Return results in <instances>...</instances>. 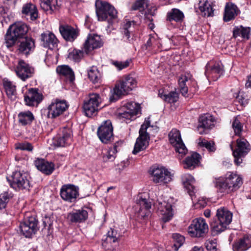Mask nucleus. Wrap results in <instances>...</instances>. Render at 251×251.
Instances as JSON below:
<instances>
[{
    "label": "nucleus",
    "instance_id": "obj_1",
    "mask_svg": "<svg viewBox=\"0 0 251 251\" xmlns=\"http://www.w3.org/2000/svg\"><path fill=\"white\" fill-rule=\"evenodd\" d=\"M29 27L22 22H17L10 25L5 35L4 44L7 48L12 47L16 41L27 36Z\"/></svg>",
    "mask_w": 251,
    "mask_h": 251
},
{
    "label": "nucleus",
    "instance_id": "obj_2",
    "mask_svg": "<svg viewBox=\"0 0 251 251\" xmlns=\"http://www.w3.org/2000/svg\"><path fill=\"white\" fill-rule=\"evenodd\" d=\"M243 184L241 176L233 172H227L221 180V193L228 194L236 191Z\"/></svg>",
    "mask_w": 251,
    "mask_h": 251
},
{
    "label": "nucleus",
    "instance_id": "obj_3",
    "mask_svg": "<svg viewBox=\"0 0 251 251\" xmlns=\"http://www.w3.org/2000/svg\"><path fill=\"white\" fill-rule=\"evenodd\" d=\"M137 81L135 78L127 75L125 78L115 85L112 96L110 98L111 101H115L123 95L127 94L136 87Z\"/></svg>",
    "mask_w": 251,
    "mask_h": 251
},
{
    "label": "nucleus",
    "instance_id": "obj_4",
    "mask_svg": "<svg viewBox=\"0 0 251 251\" xmlns=\"http://www.w3.org/2000/svg\"><path fill=\"white\" fill-rule=\"evenodd\" d=\"M96 12L99 21H103L117 18V12L115 8L106 2L97 0L95 3Z\"/></svg>",
    "mask_w": 251,
    "mask_h": 251
},
{
    "label": "nucleus",
    "instance_id": "obj_5",
    "mask_svg": "<svg viewBox=\"0 0 251 251\" xmlns=\"http://www.w3.org/2000/svg\"><path fill=\"white\" fill-rule=\"evenodd\" d=\"M150 126V121L146 120L139 130V136L136 140L132 153L136 154L146 149L149 145L150 136L147 130Z\"/></svg>",
    "mask_w": 251,
    "mask_h": 251
},
{
    "label": "nucleus",
    "instance_id": "obj_6",
    "mask_svg": "<svg viewBox=\"0 0 251 251\" xmlns=\"http://www.w3.org/2000/svg\"><path fill=\"white\" fill-rule=\"evenodd\" d=\"M149 173L155 183L164 184L172 180L173 175L163 167H152L150 169Z\"/></svg>",
    "mask_w": 251,
    "mask_h": 251
},
{
    "label": "nucleus",
    "instance_id": "obj_7",
    "mask_svg": "<svg viewBox=\"0 0 251 251\" xmlns=\"http://www.w3.org/2000/svg\"><path fill=\"white\" fill-rule=\"evenodd\" d=\"M11 187L16 189L28 190L30 188L29 181L27 178V175L20 171L13 172L10 178H7Z\"/></svg>",
    "mask_w": 251,
    "mask_h": 251
},
{
    "label": "nucleus",
    "instance_id": "obj_8",
    "mask_svg": "<svg viewBox=\"0 0 251 251\" xmlns=\"http://www.w3.org/2000/svg\"><path fill=\"white\" fill-rule=\"evenodd\" d=\"M97 134L101 142L108 144L114 139L113 127L110 120L103 122L99 127Z\"/></svg>",
    "mask_w": 251,
    "mask_h": 251
},
{
    "label": "nucleus",
    "instance_id": "obj_9",
    "mask_svg": "<svg viewBox=\"0 0 251 251\" xmlns=\"http://www.w3.org/2000/svg\"><path fill=\"white\" fill-rule=\"evenodd\" d=\"M208 231V226L201 218L194 220L188 227V232L193 237H202Z\"/></svg>",
    "mask_w": 251,
    "mask_h": 251
},
{
    "label": "nucleus",
    "instance_id": "obj_10",
    "mask_svg": "<svg viewBox=\"0 0 251 251\" xmlns=\"http://www.w3.org/2000/svg\"><path fill=\"white\" fill-rule=\"evenodd\" d=\"M100 102V98L97 94H92L87 100L84 102L83 108L85 115L91 117L95 115L98 110V106Z\"/></svg>",
    "mask_w": 251,
    "mask_h": 251
},
{
    "label": "nucleus",
    "instance_id": "obj_11",
    "mask_svg": "<svg viewBox=\"0 0 251 251\" xmlns=\"http://www.w3.org/2000/svg\"><path fill=\"white\" fill-rule=\"evenodd\" d=\"M170 143L175 147V151L181 156L185 155L187 152V149L183 143L180 133L176 129H173L169 133Z\"/></svg>",
    "mask_w": 251,
    "mask_h": 251
},
{
    "label": "nucleus",
    "instance_id": "obj_12",
    "mask_svg": "<svg viewBox=\"0 0 251 251\" xmlns=\"http://www.w3.org/2000/svg\"><path fill=\"white\" fill-rule=\"evenodd\" d=\"M22 233L26 238H30L39 229L38 221L35 217H29L20 225Z\"/></svg>",
    "mask_w": 251,
    "mask_h": 251
},
{
    "label": "nucleus",
    "instance_id": "obj_13",
    "mask_svg": "<svg viewBox=\"0 0 251 251\" xmlns=\"http://www.w3.org/2000/svg\"><path fill=\"white\" fill-rule=\"evenodd\" d=\"M68 106L65 100L56 99L52 102L48 107V115L51 118H54L62 114L67 109Z\"/></svg>",
    "mask_w": 251,
    "mask_h": 251
},
{
    "label": "nucleus",
    "instance_id": "obj_14",
    "mask_svg": "<svg viewBox=\"0 0 251 251\" xmlns=\"http://www.w3.org/2000/svg\"><path fill=\"white\" fill-rule=\"evenodd\" d=\"M60 195L63 200L74 202L79 196L78 188L71 184L64 185L61 188Z\"/></svg>",
    "mask_w": 251,
    "mask_h": 251
},
{
    "label": "nucleus",
    "instance_id": "obj_15",
    "mask_svg": "<svg viewBox=\"0 0 251 251\" xmlns=\"http://www.w3.org/2000/svg\"><path fill=\"white\" fill-rule=\"evenodd\" d=\"M15 71L18 76L23 81H25L32 76L34 69L24 60H20Z\"/></svg>",
    "mask_w": 251,
    "mask_h": 251
},
{
    "label": "nucleus",
    "instance_id": "obj_16",
    "mask_svg": "<svg viewBox=\"0 0 251 251\" xmlns=\"http://www.w3.org/2000/svg\"><path fill=\"white\" fill-rule=\"evenodd\" d=\"M43 96L38 92V89L30 88L25 95V101L28 106H37L43 100Z\"/></svg>",
    "mask_w": 251,
    "mask_h": 251
},
{
    "label": "nucleus",
    "instance_id": "obj_17",
    "mask_svg": "<svg viewBox=\"0 0 251 251\" xmlns=\"http://www.w3.org/2000/svg\"><path fill=\"white\" fill-rule=\"evenodd\" d=\"M102 42L100 36L98 35H89L84 44L85 52L88 54L90 51L101 47Z\"/></svg>",
    "mask_w": 251,
    "mask_h": 251
},
{
    "label": "nucleus",
    "instance_id": "obj_18",
    "mask_svg": "<svg viewBox=\"0 0 251 251\" xmlns=\"http://www.w3.org/2000/svg\"><path fill=\"white\" fill-rule=\"evenodd\" d=\"M41 41L44 47L50 50L56 48L58 43V41L55 35L48 31L41 34Z\"/></svg>",
    "mask_w": 251,
    "mask_h": 251
},
{
    "label": "nucleus",
    "instance_id": "obj_19",
    "mask_svg": "<svg viewBox=\"0 0 251 251\" xmlns=\"http://www.w3.org/2000/svg\"><path fill=\"white\" fill-rule=\"evenodd\" d=\"M240 13L239 9L235 4L227 2L224 9L223 20L225 22L233 20Z\"/></svg>",
    "mask_w": 251,
    "mask_h": 251
},
{
    "label": "nucleus",
    "instance_id": "obj_20",
    "mask_svg": "<svg viewBox=\"0 0 251 251\" xmlns=\"http://www.w3.org/2000/svg\"><path fill=\"white\" fill-rule=\"evenodd\" d=\"M233 151V154L235 156L246 155L250 151V145L247 140L244 138H239L236 140V148L233 150L232 146L230 145Z\"/></svg>",
    "mask_w": 251,
    "mask_h": 251
},
{
    "label": "nucleus",
    "instance_id": "obj_21",
    "mask_svg": "<svg viewBox=\"0 0 251 251\" xmlns=\"http://www.w3.org/2000/svg\"><path fill=\"white\" fill-rule=\"evenodd\" d=\"M17 41L20 43L18 50L23 54L27 55L34 49V40L31 37H26Z\"/></svg>",
    "mask_w": 251,
    "mask_h": 251
},
{
    "label": "nucleus",
    "instance_id": "obj_22",
    "mask_svg": "<svg viewBox=\"0 0 251 251\" xmlns=\"http://www.w3.org/2000/svg\"><path fill=\"white\" fill-rule=\"evenodd\" d=\"M72 140V131L68 127H64L61 134L57 138L55 145L57 147H65L71 143Z\"/></svg>",
    "mask_w": 251,
    "mask_h": 251
},
{
    "label": "nucleus",
    "instance_id": "obj_23",
    "mask_svg": "<svg viewBox=\"0 0 251 251\" xmlns=\"http://www.w3.org/2000/svg\"><path fill=\"white\" fill-rule=\"evenodd\" d=\"M140 110L139 105L134 102H129L127 104L126 110L120 114L123 118L130 120L134 116L137 115Z\"/></svg>",
    "mask_w": 251,
    "mask_h": 251
},
{
    "label": "nucleus",
    "instance_id": "obj_24",
    "mask_svg": "<svg viewBox=\"0 0 251 251\" xmlns=\"http://www.w3.org/2000/svg\"><path fill=\"white\" fill-rule=\"evenodd\" d=\"M88 218V212L81 209L70 212L67 216L68 220L72 223H81Z\"/></svg>",
    "mask_w": 251,
    "mask_h": 251
},
{
    "label": "nucleus",
    "instance_id": "obj_25",
    "mask_svg": "<svg viewBox=\"0 0 251 251\" xmlns=\"http://www.w3.org/2000/svg\"><path fill=\"white\" fill-rule=\"evenodd\" d=\"M35 165L38 170L46 175L51 174L54 169V164L43 159H38L35 161Z\"/></svg>",
    "mask_w": 251,
    "mask_h": 251
},
{
    "label": "nucleus",
    "instance_id": "obj_26",
    "mask_svg": "<svg viewBox=\"0 0 251 251\" xmlns=\"http://www.w3.org/2000/svg\"><path fill=\"white\" fill-rule=\"evenodd\" d=\"M251 247V237L245 236L235 241L233 245V251H246Z\"/></svg>",
    "mask_w": 251,
    "mask_h": 251
},
{
    "label": "nucleus",
    "instance_id": "obj_27",
    "mask_svg": "<svg viewBox=\"0 0 251 251\" xmlns=\"http://www.w3.org/2000/svg\"><path fill=\"white\" fill-rule=\"evenodd\" d=\"M59 31L62 37L67 41H73L77 36L75 29L68 25H61Z\"/></svg>",
    "mask_w": 251,
    "mask_h": 251
},
{
    "label": "nucleus",
    "instance_id": "obj_28",
    "mask_svg": "<svg viewBox=\"0 0 251 251\" xmlns=\"http://www.w3.org/2000/svg\"><path fill=\"white\" fill-rule=\"evenodd\" d=\"M214 120L211 116L203 115L199 118L198 129L200 134L205 133V130L208 129L213 126Z\"/></svg>",
    "mask_w": 251,
    "mask_h": 251
},
{
    "label": "nucleus",
    "instance_id": "obj_29",
    "mask_svg": "<svg viewBox=\"0 0 251 251\" xmlns=\"http://www.w3.org/2000/svg\"><path fill=\"white\" fill-rule=\"evenodd\" d=\"M232 219V214L230 211L225 208L221 209V232L228 228Z\"/></svg>",
    "mask_w": 251,
    "mask_h": 251
},
{
    "label": "nucleus",
    "instance_id": "obj_30",
    "mask_svg": "<svg viewBox=\"0 0 251 251\" xmlns=\"http://www.w3.org/2000/svg\"><path fill=\"white\" fill-rule=\"evenodd\" d=\"M40 2L41 8L50 14L58 10L61 4L58 0H40Z\"/></svg>",
    "mask_w": 251,
    "mask_h": 251
},
{
    "label": "nucleus",
    "instance_id": "obj_31",
    "mask_svg": "<svg viewBox=\"0 0 251 251\" xmlns=\"http://www.w3.org/2000/svg\"><path fill=\"white\" fill-rule=\"evenodd\" d=\"M201 155L193 152L191 155L187 156L184 160V168L189 170L195 168L200 163Z\"/></svg>",
    "mask_w": 251,
    "mask_h": 251
},
{
    "label": "nucleus",
    "instance_id": "obj_32",
    "mask_svg": "<svg viewBox=\"0 0 251 251\" xmlns=\"http://www.w3.org/2000/svg\"><path fill=\"white\" fill-rule=\"evenodd\" d=\"M195 181L194 177L189 174H185L182 176V182L184 187L190 196L194 194L195 188L193 184Z\"/></svg>",
    "mask_w": 251,
    "mask_h": 251
},
{
    "label": "nucleus",
    "instance_id": "obj_33",
    "mask_svg": "<svg viewBox=\"0 0 251 251\" xmlns=\"http://www.w3.org/2000/svg\"><path fill=\"white\" fill-rule=\"evenodd\" d=\"M22 14L29 15L30 19L35 20L38 17V11L36 6L31 3L24 4L22 8Z\"/></svg>",
    "mask_w": 251,
    "mask_h": 251
},
{
    "label": "nucleus",
    "instance_id": "obj_34",
    "mask_svg": "<svg viewBox=\"0 0 251 251\" xmlns=\"http://www.w3.org/2000/svg\"><path fill=\"white\" fill-rule=\"evenodd\" d=\"M251 29L249 27H243L242 25L235 26L233 30V36L234 38L241 37L249 39Z\"/></svg>",
    "mask_w": 251,
    "mask_h": 251
},
{
    "label": "nucleus",
    "instance_id": "obj_35",
    "mask_svg": "<svg viewBox=\"0 0 251 251\" xmlns=\"http://www.w3.org/2000/svg\"><path fill=\"white\" fill-rule=\"evenodd\" d=\"M122 141H118L115 143L113 149H109L105 153H103L102 155V161L104 162L107 161H112L114 160L116 157V154L118 151L117 148L118 147L121 146Z\"/></svg>",
    "mask_w": 251,
    "mask_h": 251
},
{
    "label": "nucleus",
    "instance_id": "obj_36",
    "mask_svg": "<svg viewBox=\"0 0 251 251\" xmlns=\"http://www.w3.org/2000/svg\"><path fill=\"white\" fill-rule=\"evenodd\" d=\"M56 71L60 75L65 76L71 82H72L75 79L74 73L68 66H58L56 68Z\"/></svg>",
    "mask_w": 251,
    "mask_h": 251
},
{
    "label": "nucleus",
    "instance_id": "obj_37",
    "mask_svg": "<svg viewBox=\"0 0 251 251\" xmlns=\"http://www.w3.org/2000/svg\"><path fill=\"white\" fill-rule=\"evenodd\" d=\"M18 117L19 123L22 126L30 125L34 119L33 114L29 111L20 112Z\"/></svg>",
    "mask_w": 251,
    "mask_h": 251
},
{
    "label": "nucleus",
    "instance_id": "obj_38",
    "mask_svg": "<svg viewBox=\"0 0 251 251\" xmlns=\"http://www.w3.org/2000/svg\"><path fill=\"white\" fill-rule=\"evenodd\" d=\"M184 18L183 13L176 8H173L167 13V19L169 21L181 22Z\"/></svg>",
    "mask_w": 251,
    "mask_h": 251
},
{
    "label": "nucleus",
    "instance_id": "obj_39",
    "mask_svg": "<svg viewBox=\"0 0 251 251\" xmlns=\"http://www.w3.org/2000/svg\"><path fill=\"white\" fill-rule=\"evenodd\" d=\"M220 209L217 210L216 214L212 219L210 224L211 234L213 236L218 235L220 233Z\"/></svg>",
    "mask_w": 251,
    "mask_h": 251
},
{
    "label": "nucleus",
    "instance_id": "obj_40",
    "mask_svg": "<svg viewBox=\"0 0 251 251\" xmlns=\"http://www.w3.org/2000/svg\"><path fill=\"white\" fill-rule=\"evenodd\" d=\"M199 9L202 16L209 17L213 15V10L209 2L206 0L200 1L199 3Z\"/></svg>",
    "mask_w": 251,
    "mask_h": 251
},
{
    "label": "nucleus",
    "instance_id": "obj_41",
    "mask_svg": "<svg viewBox=\"0 0 251 251\" xmlns=\"http://www.w3.org/2000/svg\"><path fill=\"white\" fill-rule=\"evenodd\" d=\"M163 206L164 207L165 210H164L163 209H162V207H163V206H161L158 208L160 209L161 211L163 212L162 213L163 215L162 217L163 222L166 223L169 221L173 217L172 206L170 204L166 203L165 202H164Z\"/></svg>",
    "mask_w": 251,
    "mask_h": 251
},
{
    "label": "nucleus",
    "instance_id": "obj_42",
    "mask_svg": "<svg viewBox=\"0 0 251 251\" xmlns=\"http://www.w3.org/2000/svg\"><path fill=\"white\" fill-rule=\"evenodd\" d=\"M188 77L185 75H182L178 79L179 91L181 94L185 97H187L188 88L186 86V82L188 81Z\"/></svg>",
    "mask_w": 251,
    "mask_h": 251
},
{
    "label": "nucleus",
    "instance_id": "obj_43",
    "mask_svg": "<svg viewBox=\"0 0 251 251\" xmlns=\"http://www.w3.org/2000/svg\"><path fill=\"white\" fill-rule=\"evenodd\" d=\"M120 238V235L117 231L113 228H110L107 233V237L105 241L107 243H115L118 242Z\"/></svg>",
    "mask_w": 251,
    "mask_h": 251
},
{
    "label": "nucleus",
    "instance_id": "obj_44",
    "mask_svg": "<svg viewBox=\"0 0 251 251\" xmlns=\"http://www.w3.org/2000/svg\"><path fill=\"white\" fill-rule=\"evenodd\" d=\"M3 86L7 95L12 97L16 94V86L8 79H3Z\"/></svg>",
    "mask_w": 251,
    "mask_h": 251
},
{
    "label": "nucleus",
    "instance_id": "obj_45",
    "mask_svg": "<svg viewBox=\"0 0 251 251\" xmlns=\"http://www.w3.org/2000/svg\"><path fill=\"white\" fill-rule=\"evenodd\" d=\"M198 145L200 147L206 148L209 152H214L216 151L215 144L212 141H208L204 139L200 138Z\"/></svg>",
    "mask_w": 251,
    "mask_h": 251
},
{
    "label": "nucleus",
    "instance_id": "obj_46",
    "mask_svg": "<svg viewBox=\"0 0 251 251\" xmlns=\"http://www.w3.org/2000/svg\"><path fill=\"white\" fill-rule=\"evenodd\" d=\"M89 78L93 83H97L100 78V74L96 67H92L88 72Z\"/></svg>",
    "mask_w": 251,
    "mask_h": 251
},
{
    "label": "nucleus",
    "instance_id": "obj_47",
    "mask_svg": "<svg viewBox=\"0 0 251 251\" xmlns=\"http://www.w3.org/2000/svg\"><path fill=\"white\" fill-rule=\"evenodd\" d=\"M160 97L165 101L169 103H175L176 102L178 99V94L176 92H171L168 94L162 95L159 94Z\"/></svg>",
    "mask_w": 251,
    "mask_h": 251
},
{
    "label": "nucleus",
    "instance_id": "obj_48",
    "mask_svg": "<svg viewBox=\"0 0 251 251\" xmlns=\"http://www.w3.org/2000/svg\"><path fill=\"white\" fill-rule=\"evenodd\" d=\"M232 128L236 135L240 136L243 131V125L239 119V116L236 117L232 123Z\"/></svg>",
    "mask_w": 251,
    "mask_h": 251
},
{
    "label": "nucleus",
    "instance_id": "obj_49",
    "mask_svg": "<svg viewBox=\"0 0 251 251\" xmlns=\"http://www.w3.org/2000/svg\"><path fill=\"white\" fill-rule=\"evenodd\" d=\"M173 239L174 241V247L175 250L177 251L183 244L185 238L184 237L178 233H174L172 235Z\"/></svg>",
    "mask_w": 251,
    "mask_h": 251
},
{
    "label": "nucleus",
    "instance_id": "obj_50",
    "mask_svg": "<svg viewBox=\"0 0 251 251\" xmlns=\"http://www.w3.org/2000/svg\"><path fill=\"white\" fill-rule=\"evenodd\" d=\"M135 25L134 21H128L124 25L123 33L126 36L127 39L130 37V32L132 31V27H134Z\"/></svg>",
    "mask_w": 251,
    "mask_h": 251
},
{
    "label": "nucleus",
    "instance_id": "obj_51",
    "mask_svg": "<svg viewBox=\"0 0 251 251\" xmlns=\"http://www.w3.org/2000/svg\"><path fill=\"white\" fill-rule=\"evenodd\" d=\"M83 53L82 50L75 49L69 53V57L72 58L75 61H79L83 56Z\"/></svg>",
    "mask_w": 251,
    "mask_h": 251
},
{
    "label": "nucleus",
    "instance_id": "obj_52",
    "mask_svg": "<svg viewBox=\"0 0 251 251\" xmlns=\"http://www.w3.org/2000/svg\"><path fill=\"white\" fill-rule=\"evenodd\" d=\"M145 6H147V0H139L136 1L132 6L131 9L133 10H139L142 11L144 9Z\"/></svg>",
    "mask_w": 251,
    "mask_h": 251
},
{
    "label": "nucleus",
    "instance_id": "obj_53",
    "mask_svg": "<svg viewBox=\"0 0 251 251\" xmlns=\"http://www.w3.org/2000/svg\"><path fill=\"white\" fill-rule=\"evenodd\" d=\"M9 200V195L7 192H4L0 195V208H4Z\"/></svg>",
    "mask_w": 251,
    "mask_h": 251
},
{
    "label": "nucleus",
    "instance_id": "obj_54",
    "mask_svg": "<svg viewBox=\"0 0 251 251\" xmlns=\"http://www.w3.org/2000/svg\"><path fill=\"white\" fill-rule=\"evenodd\" d=\"M210 69L211 70L212 74H219L220 73V67L219 66L218 64L217 65H214L213 66H211V63H209L207 64L206 66H205V74L206 75H207V74L208 73V70Z\"/></svg>",
    "mask_w": 251,
    "mask_h": 251
},
{
    "label": "nucleus",
    "instance_id": "obj_55",
    "mask_svg": "<svg viewBox=\"0 0 251 251\" xmlns=\"http://www.w3.org/2000/svg\"><path fill=\"white\" fill-rule=\"evenodd\" d=\"M206 244V248L208 251H217V239L209 241Z\"/></svg>",
    "mask_w": 251,
    "mask_h": 251
},
{
    "label": "nucleus",
    "instance_id": "obj_56",
    "mask_svg": "<svg viewBox=\"0 0 251 251\" xmlns=\"http://www.w3.org/2000/svg\"><path fill=\"white\" fill-rule=\"evenodd\" d=\"M137 201V203H139L141 207H144L146 209H149L151 208V202H149L147 199L139 197V199Z\"/></svg>",
    "mask_w": 251,
    "mask_h": 251
},
{
    "label": "nucleus",
    "instance_id": "obj_57",
    "mask_svg": "<svg viewBox=\"0 0 251 251\" xmlns=\"http://www.w3.org/2000/svg\"><path fill=\"white\" fill-rule=\"evenodd\" d=\"M130 61L126 60L125 62L115 61L113 62V65L117 68L119 70H121L124 68L128 67L129 65Z\"/></svg>",
    "mask_w": 251,
    "mask_h": 251
},
{
    "label": "nucleus",
    "instance_id": "obj_58",
    "mask_svg": "<svg viewBox=\"0 0 251 251\" xmlns=\"http://www.w3.org/2000/svg\"><path fill=\"white\" fill-rule=\"evenodd\" d=\"M17 149H20L21 150L31 151L33 149V147L31 144L29 143H25L20 144L17 147Z\"/></svg>",
    "mask_w": 251,
    "mask_h": 251
},
{
    "label": "nucleus",
    "instance_id": "obj_59",
    "mask_svg": "<svg viewBox=\"0 0 251 251\" xmlns=\"http://www.w3.org/2000/svg\"><path fill=\"white\" fill-rule=\"evenodd\" d=\"M232 165L231 160L229 159H225L223 161V166L226 169L229 168Z\"/></svg>",
    "mask_w": 251,
    "mask_h": 251
},
{
    "label": "nucleus",
    "instance_id": "obj_60",
    "mask_svg": "<svg viewBox=\"0 0 251 251\" xmlns=\"http://www.w3.org/2000/svg\"><path fill=\"white\" fill-rule=\"evenodd\" d=\"M233 155L234 157L235 163L237 165H240L242 162V159H241V158L242 157L245 156V155H238L236 156L234 154H233Z\"/></svg>",
    "mask_w": 251,
    "mask_h": 251
},
{
    "label": "nucleus",
    "instance_id": "obj_61",
    "mask_svg": "<svg viewBox=\"0 0 251 251\" xmlns=\"http://www.w3.org/2000/svg\"><path fill=\"white\" fill-rule=\"evenodd\" d=\"M155 41V39L153 38L150 37L146 44L145 45V46L147 50L149 49L151 47L152 43Z\"/></svg>",
    "mask_w": 251,
    "mask_h": 251
},
{
    "label": "nucleus",
    "instance_id": "obj_62",
    "mask_svg": "<svg viewBox=\"0 0 251 251\" xmlns=\"http://www.w3.org/2000/svg\"><path fill=\"white\" fill-rule=\"evenodd\" d=\"M246 88H250L251 89V75L248 77V80L245 84Z\"/></svg>",
    "mask_w": 251,
    "mask_h": 251
},
{
    "label": "nucleus",
    "instance_id": "obj_63",
    "mask_svg": "<svg viewBox=\"0 0 251 251\" xmlns=\"http://www.w3.org/2000/svg\"><path fill=\"white\" fill-rule=\"evenodd\" d=\"M213 183H214L215 186L216 187H218L219 183H220V179L219 177H215L214 180H213Z\"/></svg>",
    "mask_w": 251,
    "mask_h": 251
},
{
    "label": "nucleus",
    "instance_id": "obj_64",
    "mask_svg": "<svg viewBox=\"0 0 251 251\" xmlns=\"http://www.w3.org/2000/svg\"><path fill=\"white\" fill-rule=\"evenodd\" d=\"M191 251H203V248L201 247L195 246Z\"/></svg>",
    "mask_w": 251,
    "mask_h": 251
}]
</instances>
